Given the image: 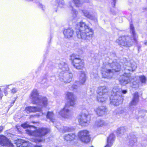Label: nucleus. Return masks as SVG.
<instances>
[{"label": "nucleus", "mask_w": 147, "mask_h": 147, "mask_svg": "<svg viewBox=\"0 0 147 147\" xmlns=\"http://www.w3.org/2000/svg\"><path fill=\"white\" fill-rule=\"evenodd\" d=\"M76 33L79 38L86 41L91 40L93 36V30L84 22L78 23L76 26Z\"/></svg>", "instance_id": "nucleus-1"}, {"label": "nucleus", "mask_w": 147, "mask_h": 147, "mask_svg": "<svg viewBox=\"0 0 147 147\" xmlns=\"http://www.w3.org/2000/svg\"><path fill=\"white\" fill-rule=\"evenodd\" d=\"M130 30L132 34L131 36H121L116 40V42L119 45L127 47H130L134 43H137L138 36L135 32L133 25L131 24H130Z\"/></svg>", "instance_id": "nucleus-2"}, {"label": "nucleus", "mask_w": 147, "mask_h": 147, "mask_svg": "<svg viewBox=\"0 0 147 147\" xmlns=\"http://www.w3.org/2000/svg\"><path fill=\"white\" fill-rule=\"evenodd\" d=\"M66 98L69 100L68 102L66 104L65 107L60 111L58 114L64 118H69L72 114L71 111L69 109V106H73L75 104V99L73 93L67 92L66 93Z\"/></svg>", "instance_id": "nucleus-3"}, {"label": "nucleus", "mask_w": 147, "mask_h": 147, "mask_svg": "<svg viewBox=\"0 0 147 147\" xmlns=\"http://www.w3.org/2000/svg\"><path fill=\"white\" fill-rule=\"evenodd\" d=\"M123 67L125 71V72H124V75L121 77L119 81L121 85H125L130 82H132L131 80H130L131 78L129 71L134 70L137 67V65L134 62L131 63L127 62L123 64Z\"/></svg>", "instance_id": "nucleus-4"}, {"label": "nucleus", "mask_w": 147, "mask_h": 147, "mask_svg": "<svg viewBox=\"0 0 147 147\" xmlns=\"http://www.w3.org/2000/svg\"><path fill=\"white\" fill-rule=\"evenodd\" d=\"M111 60L105 67L102 68L101 71L103 77L105 78L110 79L114 72L119 71L121 68V66L117 63L113 62L111 63Z\"/></svg>", "instance_id": "nucleus-5"}, {"label": "nucleus", "mask_w": 147, "mask_h": 147, "mask_svg": "<svg viewBox=\"0 0 147 147\" xmlns=\"http://www.w3.org/2000/svg\"><path fill=\"white\" fill-rule=\"evenodd\" d=\"M30 98L33 104H38L42 106H47L48 104L47 98L39 95L38 91L34 89L30 94Z\"/></svg>", "instance_id": "nucleus-6"}, {"label": "nucleus", "mask_w": 147, "mask_h": 147, "mask_svg": "<svg viewBox=\"0 0 147 147\" xmlns=\"http://www.w3.org/2000/svg\"><path fill=\"white\" fill-rule=\"evenodd\" d=\"M108 90L105 86H99L98 88L97 100L98 102H103L107 99L108 95Z\"/></svg>", "instance_id": "nucleus-7"}, {"label": "nucleus", "mask_w": 147, "mask_h": 147, "mask_svg": "<svg viewBox=\"0 0 147 147\" xmlns=\"http://www.w3.org/2000/svg\"><path fill=\"white\" fill-rule=\"evenodd\" d=\"M113 95H115L114 97V100H117V98H119V99L116 102H114V104L118 105L120 103H122L124 96H122V93L123 94H125L127 92V90H122L121 89H119L117 87H115L113 89ZM113 102L114 101H113ZM114 102L115 101H114Z\"/></svg>", "instance_id": "nucleus-8"}, {"label": "nucleus", "mask_w": 147, "mask_h": 147, "mask_svg": "<svg viewBox=\"0 0 147 147\" xmlns=\"http://www.w3.org/2000/svg\"><path fill=\"white\" fill-rule=\"evenodd\" d=\"M72 64L77 69H82L84 66V61L79 58L78 55L73 54L70 56Z\"/></svg>", "instance_id": "nucleus-9"}, {"label": "nucleus", "mask_w": 147, "mask_h": 147, "mask_svg": "<svg viewBox=\"0 0 147 147\" xmlns=\"http://www.w3.org/2000/svg\"><path fill=\"white\" fill-rule=\"evenodd\" d=\"M49 131V130L48 129L41 128L36 129L34 131L27 129L26 130V133L30 135L41 137L46 135Z\"/></svg>", "instance_id": "nucleus-10"}, {"label": "nucleus", "mask_w": 147, "mask_h": 147, "mask_svg": "<svg viewBox=\"0 0 147 147\" xmlns=\"http://www.w3.org/2000/svg\"><path fill=\"white\" fill-rule=\"evenodd\" d=\"M59 78L61 83H67L70 82L72 80L73 74L68 72L65 73H60Z\"/></svg>", "instance_id": "nucleus-11"}, {"label": "nucleus", "mask_w": 147, "mask_h": 147, "mask_svg": "<svg viewBox=\"0 0 147 147\" xmlns=\"http://www.w3.org/2000/svg\"><path fill=\"white\" fill-rule=\"evenodd\" d=\"M78 119L79 122L81 124L88 123L90 120L89 113L88 111L86 113L85 110H84L82 113L78 116Z\"/></svg>", "instance_id": "nucleus-12"}, {"label": "nucleus", "mask_w": 147, "mask_h": 147, "mask_svg": "<svg viewBox=\"0 0 147 147\" xmlns=\"http://www.w3.org/2000/svg\"><path fill=\"white\" fill-rule=\"evenodd\" d=\"M78 136L80 140L83 142L87 143L90 140L89 133L86 130L80 131L78 134Z\"/></svg>", "instance_id": "nucleus-13"}, {"label": "nucleus", "mask_w": 147, "mask_h": 147, "mask_svg": "<svg viewBox=\"0 0 147 147\" xmlns=\"http://www.w3.org/2000/svg\"><path fill=\"white\" fill-rule=\"evenodd\" d=\"M71 1H69V8L71 10V13L72 14V20L74 22H75L77 21L79 18L78 16V12L75 9L73 8V7L71 5Z\"/></svg>", "instance_id": "nucleus-14"}, {"label": "nucleus", "mask_w": 147, "mask_h": 147, "mask_svg": "<svg viewBox=\"0 0 147 147\" xmlns=\"http://www.w3.org/2000/svg\"><path fill=\"white\" fill-rule=\"evenodd\" d=\"M37 105V107H28L26 108L25 111L28 113L30 112H40L44 108H46L47 106H42L38 104Z\"/></svg>", "instance_id": "nucleus-15"}, {"label": "nucleus", "mask_w": 147, "mask_h": 147, "mask_svg": "<svg viewBox=\"0 0 147 147\" xmlns=\"http://www.w3.org/2000/svg\"><path fill=\"white\" fill-rule=\"evenodd\" d=\"M0 143L1 145L9 147H12L13 144L6 137L3 135L0 136Z\"/></svg>", "instance_id": "nucleus-16"}, {"label": "nucleus", "mask_w": 147, "mask_h": 147, "mask_svg": "<svg viewBox=\"0 0 147 147\" xmlns=\"http://www.w3.org/2000/svg\"><path fill=\"white\" fill-rule=\"evenodd\" d=\"M59 67L60 69V73H64L68 72L69 68L68 65L65 63L61 62L59 64Z\"/></svg>", "instance_id": "nucleus-17"}, {"label": "nucleus", "mask_w": 147, "mask_h": 147, "mask_svg": "<svg viewBox=\"0 0 147 147\" xmlns=\"http://www.w3.org/2000/svg\"><path fill=\"white\" fill-rule=\"evenodd\" d=\"M15 143L18 147H29L31 144V143L29 144L28 142L20 139L16 140Z\"/></svg>", "instance_id": "nucleus-18"}, {"label": "nucleus", "mask_w": 147, "mask_h": 147, "mask_svg": "<svg viewBox=\"0 0 147 147\" xmlns=\"http://www.w3.org/2000/svg\"><path fill=\"white\" fill-rule=\"evenodd\" d=\"M97 115L100 116L104 114L106 111V108L104 106H99L94 109Z\"/></svg>", "instance_id": "nucleus-19"}, {"label": "nucleus", "mask_w": 147, "mask_h": 147, "mask_svg": "<svg viewBox=\"0 0 147 147\" xmlns=\"http://www.w3.org/2000/svg\"><path fill=\"white\" fill-rule=\"evenodd\" d=\"M63 33L65 38H70L73 36L74 32L72 29L69 28L64 30Z\"/></svg>", "instance_id": "nucleus-20"}, {"label": "nucleus", "mask_w": 147, "mask_h": 147, "mask_svg": "<svg viewBox=\"0 0 147 147\" xmlns=\"http://www.w3.org/2000/svg\"><path fill=\"white\" fill-rule=\"evenodd\" d=\"M108 124V122L103 120L98 119L94 123V127L95 128L100 127L106 126Z\"/></svg>", "instance_id": "nucleus-21"}, {"label": "nucleus", "mask_w": 147, "mask_h": 147, "mask_svg": "<svg viewBox=\"0 0 147 147\" xmlns=\"http://www.w3.org/2000/svg\"><path fill=\"white\" fill-rule=\"evenodd\" d=\"M114 138L115 136L113 134H110L107 138V144L104 147H111L114 141Z\"/></svg>", "instance_id": "nucleus-22"}, {"label": "nucleus", "mask_w": 147, "mask_h": 147, "mask_svg": "<svg viewBox=\"0 0 147 147\" xmlns=\"http://www.w3.org/2000/svg\"><path fill=\"white\" fill-rule=\"evenodd\" d=\"M127 138L129 140V145L131 146H132L137 141V139L135 136L132 134H130L127 136Z\"/></svg>", "instance_id": "nucleus-23"}, {"label": "nucleus", "mask_w": 147, "mask_h": 147, "mask_svg": "<svg viewBox=\"0 0 147 147\" xmlns=\"http://www.w3.org/2000/svg\"><path fill=\"white\" fill-rule=\"evenodd\" d=\"M81 11L84 16L86 17L87 18L92 20L95 22L97 21V18L95 16L90 14L89 12L87 11L84 10H82Z\"/></svg>", "instance_id": "nucleus-24"}, {"label": "nucleus", "mask_w": 147, "mask_h": 147, "mask_svg": "<svg viewBox=\"0 0 147 147\" xmlns=\"http://www.w3.org/2000/svg\"><path fill=\"white\" fill-rule=\"evenodd\" d=\"M76 6L77 7H81L84 2L88 3L90 2V0H71Z\"/></svg>", "instance_id": "nucleus-25"}, {"label": "nucleus", "mask_w": 147, "mask_h": 147, "mask_svg": "<svg viewBox=\"0 0 147 147\" xmlns=\"http://www.w3.org/2000/svg\"><path fill=\"white\" fill-rule=\"evenodd\" d=\"M139 100L138 93L136 92L134 94L132 100L130 103V105H136L138 102Z\"/></svg>", "instance_id": "nucleus-26"}, {"label": "nucleus", "mask_w": 147, "mask_h": 147, "mask_svg": "<svg viewBox=\"0 0 147 147\" xmlns=\"http://www.w3.org/2000/svg\"><path fill=\"white\" fill-rule=\"evenodd\" d=\"M76 136L75 134L71 133L65 135L64 136V138L67 141H71L74 140Z\"/></svg>", "instance_id": "nucleus-27"}, {"label": "nucleus", "mask_w": 147, "mask_h": 147, "mask_svg": "<svg viewBox=\"0 0 147 147\" xmlns=\"http://www.w3.org/2000/svg\"><path fill=\"white\" fill-rule=\"evenodd\" d=\"M74 130V128L72 127L63 126L59 129L61 132L64 133L65 132L71 131Z\"/></svg>", "instance_id": "nucleus-28"}, {"label": "nucleus", "mask_w": 147, "mask_h": 147, "mask_svg": "<svg viewBox=\"0 0 147 147\" xmlns=\"http://www.w3.org/2000/svg\"><path fill=\"white\" fill-rule=\"evenodd\" d=\"M47 118L53 123L55 120V115L52 112L48 111L47 115Z\"/></svg>", "instance_id": "nucleus-29"}, {"label": "nucleus", "mask_w": 147, "mask_h": 147, "mask_svg": "<svg viewBox=\"0 0 147 147\" xmlns=\"http://www.w3.org/2000/svg\"><path fill=\"white\" fill-rule=\"evenodd\" d=\"M86 79V74L85 72L84 71H82L79 78V82L80 83V84H84L85 82Z\"/></svg>", "instance_id": "nucleus-30"}, {"label": "nucleus", "mask_w": 147, "mask_h": 147, "mask_svg": "<svg viewBox=\"0 0 147 147\" xmlns=\"http://www.w3.org/2000/svg\"><path fill=\"white\" fill-rule=\"evenodd\" d=\"M125 131V129L124 127H120L117 129V134L118 136H121L124 134Z\"/></svg>", "instance_id": "nucleus-31"}, {"label": "nucleus", "mask_w": 147, "mask_h": 147, "mask_svg": "<svg viewBox=\"0 0 147 147\" xmlns=\"http://www.w3.org/2000/svg\"><path fill=\"white\" fill-rule=\"evenodd\" d=\"M113 93H114V92H113V90H112V95H111V96L110 97V100L111 103V104L113 105H115V106L118 105L120 104H121L122 103H119L118 105L114 104V102H113V101H115V102H116L118 100H119L118 99H119V98H117V100H114V96H115L116 95H113ZM113 102H114V101H113Z\"/></svg>", "instance_id": "nucleus-32"}, {"label": "nucleus", "mask_w": 147, "mask_h": 147, "mask_svg": "<svg viewBox=\"0 0 147 147\" xmlns=\"http://www.w3.org/2000/svg\"><path fill=\"white\" fill-rule=\"evenodd\" d=\"M56 2L58 3V8H63L65 5L63 0H56Z\"/></svg>", "instance_id": "nucleus-33"}, {"label": "nucleus", "mask_w": 147, "mask_h": 147, "mask_svg": "<svg viewBox=\"0 0 147 147\" xmlns=\"http://www.w3.org/2000/svg\"><path fill=\"white\" fill-rule=\"evenodd\" d=\"M117 111H118V113H119L123 114L125 113V114H126V110L122 108L118 109L117 110Z\"/></svg>", "instance_id": "nucleus-34"}, {"label": "nucleus", "mask_w": 147, "mask_h": 147, "mask_svg": "<svg viewBox=\"0 0 147 147\" xmlns=\"http://www.w3.org/2000/svg\"><path fill=\"white\" fill-rule=\"evenodd\" d=\"M139 78L141 81L142 83L145 82L146 79V77L144 76H140Z\"/></svg>", "instance_id": "nucleus-35"}, {"label": "nucleus", "mask_w": 147, "mask_h": 147, "mask_svg": "<svg viewBox=\"0 0 147 147\" xmlns=\"http://www.w3.org/2000/svg\"><path fill=\"white\" fill-rule=\"evenodd\" d=\"M98 74L96 73H94V72H92L91 74V77L92 78H96L98 77Z\"/></svg>", "instance_id": "nucleus-36"}, {"label": "nucleus", "mask_w": 147, "mask_h": 147, "mask_svg": "<svg viewBox=\"0 0 147 147\" xmlns=\"http://www.w3.org/2000/svg\"><path fill=\"white\" fill-rule=\"evenodd\" d=\"M21 126L24 128L26 127H33L32 125H30L26 123H24L23 124H22L21 125Z\"/></svg>", "instance_id": "nucleus-37"}, {"label": "nucleus", "mask_w": 147, "mask_h": 147, "mask_svg": "<svg viewBox=\"0 0 147 147\" xmlns=\"http://www.w3.org/2000/svg\"><path fill=\"white\" fill-rule=\"evenodd\" d=\"M78 83H79L78 82H76L75 84L72 86V88L74 89H76L77 88L78 86L76 85V84H78Z\"/></svg>", "instance_id": "nucleus-38"}, {"label": "nucleus", "mask_w": 147, "mask_h": 147, "mask_svg": "<svg viewBox=\"0 0 147 147\" xmlns=\"http://www.w3.org/2000/svg\"><path fill=\"white\" fill-rule=\"evenodd\" d=\"M11 93H12L13 94L15 93H16L17 92V89L16 88H13L11 90Z\"/></svg>", "instance_id": "nucleus-39"}, {"label": "nucleus", "mask_w": 147, "mask_h": 147, "mask_svg": "<svg viewBox=\"0 0 147 147\" xmlns=\"http://www.w3.org/2000/svg\"><path fill=\"white\" fill-rule=\"evenodd\" d=\"M47 80L46 79H44L42 81V84H45V86L46 87L47 86Z\"/></svg>", "instance_id": "nucleus-40"}, {"label": "nucleus", "mask_w": 147, "mask_h": 147, "mask_svg": "<svg viewBox=\"0 0 147 147\" xmlns=\"http://www.w3.org/2000/svg\"><path fill=\"white\" fill-rule=\"evenodd\" d=\"M42 140L41 139H37L36 140H34V142H41Z\"/></svg>", "instance_id": "nucleus-41"}, {"label": "nucleus", "mask_w": 147, "mask_h": 147, "mask_svg": "<svg viewBox=\"0 0 147 147\" xmlns=\"http://www.w3.org/2000/svg\"><path fill=\"white\" fill-rule=\"evenodd\" d=\"M39 6L41 8H43V6L41 4H40V3H39Z\"/></svg>", "instance_id": "nucleus-42"}, {"label": "nucleus", "mask_w": 147, "mask_h": 147, "mask_svg": "<svg viewBox=\"0 0 147 147\" xmlns=\"http://www.w3.org/2000/svg\"><path fill=\"white\" fill-rule=\"evenodd\" d=\"M113 7H114L115 5V0H113Z\"/></svg>", "instance_id": "nucleus-43"}, {"label": "nucleus", "mask_w": 147, "mask_h": 147, "mask_svg": "<svg viewBox=\"0 0 147 147\" xmlns=\"http://www.w3.org/2000/svg\"><path fill=\"white\" fill-rule=\"evenodd\" d=\"M144 44L146 45H147V40H146L144 41Z\"/></svg>", "instance_id": "nucleus-44"}, {"label": "nucleus", "mask_w": 147, "mask_h": 147, "mask_svg": "<svg viewBox=\"0 0 147 147\" xmlns=\"http://www.w3.org/2000/svg\"><path fill=\"white\" fill-rule=\"evenodd\" d=\"M132 86L133 87H134V88H135V87L134 86Z\"/></svg>", "instance_id": "nucleus-45"}, {"label": "nucleus", "mask_w": 147, "mask_h": 147, "mask_svg": "<svg viewBox=\"0 0 147 147\" xmlns=\"http://www.w3.org/2000/svg\"><path fill=\"white\" fill-rule=\"evenodd\" d=\"M133 83H134H134H135V82H134Z\"/></svg>", "instance_id": "nucleus-46"}, {"label": "nucleus", "mask_w": 147, "mask_h": 147, "mask_svg": "<svg viewBox=\"0 0 147 147\" xmlns=\"http://www.w3.org/2000/svg\"><path fill=\"white\" fill-rule=\"evenodd\" d=\"M140 48V47L139 48V47H138V49H139V48Z\"/></svg>", "instance_id": "nucleus-47"}, {"label": "nucleus", "mask_w": 147, "mask_h": 147, "mask_svg": "<svg viewBox=\"0 0 147 147\" xmlns=\"http://www.w3.org/2000/svg\"><path fill=\"white\" fill-rule=\"evenodd\" d=\"M88 106H89V104H88Z\"/></svg>", "instance_id": "nucleus-48"}, {"label": "nucleus", "mask_w": 147, "mask_h": 147, "mask_svg": "<svg viewBox=\"0 0 147 147\" xmlns=\"http://www.w3.org/2000/svg\"><path fill=\"white\" fill-rule=\"evenodd\" d=\"M86 108H88V107H86Z\"/></svg>", "instance_id": "nucleus-49"}, {"label": "nucleus", "mask_w": 147, "mask_h": 147, "mask_svg": "<svg viewBox=\"0 0 147 147\" xmlns=\"http://www.w3.org/2000/svg\"><path fill=\"white\" fill-rule=\"evenodd\" d=\"M56 11L57 12V10H56Z\"/></svg>", "instance_id": "nucleus-50"}, {"label": "nucleus", "mask_w": 147, "mask_h": 147, "mask_svg": "<svg viewBox=\"0 0 147 147\" xmlns=\"http://www.w3.org/2000/svg\"><path fill=\"white\" fill-rule=\"evenodd\" d=\"M146 9L147 10V8H146Z\"/></svg>", "instance_id": "nucleus-51"}]
</instances>
